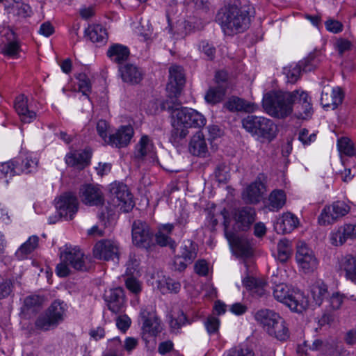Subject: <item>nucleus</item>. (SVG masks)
<instances>
[{"instance_id":"obj_1","label":"nucleus","mask_w":356,"mask_h":356,"mask_svg":"<svg viewBox=\"0 0 356 356\" xmlns=\"http://www.w3.org/2000/svg\"><path fill=\"white\" fill-rule=\"evenodd\" d=\"M293 93L283 91H270L264 95L262 104L265 111L277 119H284L293 112Z\"/></svg>"},{"instance_id":"obj_2","label":"nucleus","mask_w":356,"mask_h":356,"mask_svg":"<svg viewBox=\"0 0 356 356\" xmlns=\"http://www.w3.org/2000/svg\"><path fill=\"white\" fill-rule=\"evenodd\" d=\"M253 8L250 6L229 5L224 14L222 24L231 33H240L245 31L250 24V13Z\"/></svg>"},{"instance_id":"obj_3","label":"nucleus","mask_w":356,"mask_h":356,"mask_svg":"<svg viewBox=\"0 0 356 356\" xmlns=\"http://www.w3.org/2000/svg\"><path fill=\"white\" fill-rule=\"evenodd\" d=\"M243 127L258 140L272 141L276 137V126L266 118L248 115L242 120Z\"/></svg>"},{"instance_id":"obj_4","label":"nucleus","mask_w":356,"mask_h":356,"mask_svg":"<svg viewBox=\"0 0 356 356\" xmlns=\"http://www.w3.org/2000/svg\"><path fill=\"white\" fill-rule=\"evenodd\" d=\"M184 69L179 65H172L169 68V80L166 86L167 99L163 103V108H172L179 104L178 97L185 84Z\"/></svg>"},{"instance_id":"obj_5","label":"nucleus","mask_w":356,"mask_h":356,"mask_svg":"<svg viewBox=\"0 0 356 356\" xmlns=\"http://www.w3.org/2000/svg\"><path fill=\"white\" fill-rule=\"evenodd\" d=\"M273 294L279 302L284 303L291 310L302 313L307 309L309 303L303 296L299 293H294L290 286L284 283H280L273 287Z\"/></svg>"},{"instance_id":"obj_6","label":"nucleus","mask_w":356,"mask_h":356,"mask_svg":"<svg viewBox=\"0 0 356 356\" xmlns=\"http://www.w3.org/2000/svg\"><path fill=\"white\" fill-rule=\"evenodd\" d=\"M111 197L108 202L110 209L108 216L112 215L113 208L119 209L121 212L128 213L132 210L134 204L132 195L127 186L123 184H113L110 188Z\"/></svg>"},{"instance_id":"obj_7","label":"nucleus","mask_w":356,"mask_h":356,"mask_svg":"<svg viewBox=\"0 0 356 356\" xmlns=\"http://www.w3.org/2000/svg\"><path fill=\"white\" fill-rule=\"evenodd\" d=\"M181 102L179 101L178 105L172 108H165L171 112L172 116L177 117L181 123L186 127L202 128L205 126L206 118L195 109L181 106Z\"/></svg>"},{"instance_id":"obj_8","label":"nucleus","mask_w":356,"mask_h":356,"mask_svg":"<svg viewBox=\"0 0 356 356\" xmlns=\"http://www.w3.org/2000/svg\"><path fill=\"white\" fill-rule=\"evenodd\" d=\"M134 245L140 248L148 250L154 245L153 234L149 225L140 220H134L131 228Z\"/></svg>"},{"instance_id":"obj_9","label":"nucleus","mask_w":356,"mask_h":356,"mask_svg":"<svg viewBox=\"0 0 356 356\" xmlns=\"http://www.w3.org/2000/svg\"><path fill=\"white\" fill-rule=\"evenodd\" d=\"M140 316L143 321V339L147 341L148 337H156L162 330L161 321L151 308H142Z\"/></svg>"},{"instance_id":"obj_10","label":"nucleus","mask_w":356,"mask_h":356,"mask_svg":"<svg viewBox=\"0 0 356 356\" xmlns=\"http://www.w3.org/2000/svg\"><path fill=\"white\" fill-rule=\"evenodd\" d=\"M60 261L67 262L70 267L76 270H87L88 266L86 264L87 257L78 247L65 245L64 250L60 249Z\"/></svg>"},{"instance_id":"obj_11","label":"nucleus","mask_w":356,"mask_h":356,"mask_svg":"<svg viewBox=\"0 0 356 356\" xmlns=\"http://www.w3.org/2000/svg\"><path fill=\"white\" fill-rule=\"evenodd\" d=\"M296 259L300 268L305 273L314 272L317 269L318 266V260L315 256L313 250L305 243H298L296 254Z\"/></svg>"},{"instance_id":"obj_12","label":"nucleus","mask_w":356,"mask_h":356,"mask_svg":"<svg viewBox=\"0 0 356 356\" xmlns=\"http://www.w3.org/2000/svg\"><path fill=\"white\" fill-rule=\"evenodd\" d=\"M350 207L343 201H336L330 206H326L318 217V222L322 225L334 223L339 218L346 216Z\"/></svg>"},{"instance_id":"obj_13","label":"nucleus","mask_w":356,"mask_h":356,"mask_svg":"<svg viewBox=\"0 0 356 356\" xmlns=\"http://www.w3.org/2000/svg\"><path fill=\"white\" fill-rule=\"evenodd\" d=\"M56 208L60 218L72 220L79 209L78 200L72 193H65L56 201Z\"/></svg>"},{"instance_id":"obj_14","label":"nucleus","mask_w":356,"mask_h":356,"mask_svg":"<svg viewBox=\"0 0 356 356\" xmlns=\"http://www.w3.org/2000/svg\"><path fill=\"white\" fill-rule=\"evenodd\" d=\"M289 93H293L292 106L296 105L298 111V117L302 119H308L312 117L314 110L309 94L302 90H295Z\"/></svg>"},{"instance_id":"obj_15","label":"nucleus","mask_w":356,"mask_h":356,"mask_svg":"<svg viewBox=\"0 0 356 356\" xmlns=\"http://www.w3.org/2000/svg\"><path fill=\"white\" fill-rule=\"evenodd\" d=\"M225 236L229 245L235 249L239 255L241 257H248L252 254V250L249 241L244 238L239 236L233 231L228 230V222L225 220Z\"/></svg>"},{"instance_id":"obj_16","label":"nucleus","mask_w":356,"mask_h":356,"mask_svg":"<svg viewBox=\"0 0 356 356\" xmlns=\"http://www.w3.org/2000/svg\"><path fill=\"white\" fill-rule=\"evenodd\" d=\"M93 254L98 259L114 260L119 257L118 246L112 241L102 240L95 245Z\"/></svg>"},{"instance_id":"obj_17","label":"nucleus","mask_w":356,"mask_h":356,"mask_svg":"<svg viewBox=\"0 0 356 356\" xmlns=\"http://www.w3.org/2000/svg\"><path fill=\"white\" fill-rule=\"evenodd\" d=\"M79 196L82 202L88 206H102L104 196L102 190L92 184L83 185L80 188Z\"/></svg>"},{"instance_id":"obj_18","label":"nucleus","mask_w":356,"mask_h":356,"mask_svg":"<svg viewBox=\"0 0 356 356\" xmlns=\"http://www.w3.org/2000/svg\"><path fill=\"white\" fill-rule=\"evenodd\" d=\"M104 300L108 309L114 314L124 311L125 307V296L122 288L111 289L105 292Z\"/></svg>"},{"instance_id":"obj_19","label":"nucleus","mask_w":356,"mask_h":356,"mask_svg":"<svg viewBox=\"0 0 356 356\" xmlns=\"http://www.w3.org/2000/svg\"><path fill=\"white\" fill-rule=\"evenodd\" d=\"M235 227L238 231H247L256 220L254 208L244 207L236 209L234 213Z\"/></svg>"},{"instance_id":"obj_20","label":"nucleus","mask_w":356,"mask_h":356,"mask_svg":"<svg viewBox=\"0 0 356 356\" xmlns=\"http://www.w3.org/2000/svg\"><path fill=\"white\" fill-rule=\"evenodd\" d=\"M134 135V129L131 126H122L115 134H110L108 145L117 148L126 147L131 141Z\"/></svg>"},{"instance_id":"obj_21","label":"nucleus","mask_w":356,"mask_h":356,"mask_svg":"<svg viewBox=\"0 0 356 356\" xmlns=\"http://www.w3.org/2000/svg\"><path fill=\"white\" fill-rule=\"evenodd\" d=\"M107 57L118 65L127 61L130 56V50L128 47L119 43H114L109 46L106 51Z\"/></svg>"},{"instance_id":"obj_22","label":"nucleus","mask_w":356,"mask_h":356,"mask_svg":"<svg viewBox=\"0 0 356 356\" xmlns=\"http://www.w3.org/2000/svg\"><path fill=\"white\" fill-rule=\"evenodd\" d=\"M119 72L122 81L131 85L138 84L143 79L142 71L136 65L131 63L120 65Z\"/></svg>"},{"instance_id":"obj_23","label":"nucleus","mask_w":356,"mask_h":356,"mask_svg":"<svg viewBox=\"0 0 356 356\" xmlns=\"http://www.w3.org/2000/svg\"><path fill=\"white\" fill-rule=\"evenodd\" d=\"M264 189V184L258 177L243 193V199L248 203L256 204L259 202Z\"/></svg>"},{"instance_id":"obj_24","label":"nucleus","mask_w":356,"mask_h":356,"mask_svg":"<svg viewBox=\"0 0 356 356\" xmlns=\"http://www.w3.org/2000/svg\"><path fill=\"white\" fill-rule=\"evenodd\" d=\"M343 92L340 88H333L331 92L323 91L321 97V104L325 108H332V110L337 108L343 99Z\"/></svg>"},{"instance_id":"obj_25","label":"nucleus","mask_w":356,"mask_h":356,"mask_svg":"<svg viewBox=\"0 0 356 356\" xmlns=\"http://www.w3.org/2000/svg\"><path fill=\"white\" fill-rule=\"evenodd\" d=\"M298 218L291 213H285L274 225V229L279 234H285L291 232L298 224Z\"/></svg>"},{"instance_id":"obj_26","label":"nucleus","mask_w":356,"mask_h":356,"mask_svg":"<svg viewBox=\"0 0 356 356\" xmlns=\"http://www.w3.org/2000/svg\"><path fill=\"white\" fill-rule=\"evenodd\" d=\"M339 268L348 280L356 283V255L342 257L339 261Z\"/></svg>"},{"instance_id":"obj_27","label":"nucleus","mask_w":356,"mask_h":356,"mask_svg":"<svg viewBox=\"0 0 356 356\" xmlns=\"http://www.w3.org/2000/svg\"><path fill=\"white\" fill-rule=\"evenodd\" d=\"M224 107L231 112L243 111L246 113H252L256 108L254 104L235 96L229 98L225 103Z\"/></svg>"},{"instance_id":"obj_28","label":"nucleus","mask_w":356,"mask_h":356,"mask_svg":"<svg viewBox=\"0 0 356 356\" xmlns=\"http://www.w3.org/2000/svg\"><path fill=\"white\" fill-rule=\"evenodd\" d=\"M15 109L24 123H31L36 118V113L29 109L27 99L24 95H19L16 98Z\"/></svg>"},{"instance_id":"obj_29","label":"nucleus","mask_w":356,"mask_h":356,"mask_svg":"<svg viewBox=\"0 0 356 356\" xmlns=\"http://www.w3.org/2000/svg\"><path fill=\"white\" fill-rule=\"evenodd\" d=\"M91 154L89 151L83 150L68 154L65 162L68 165L83 168L90 161Z\"/></svg>"},{"instance_id":"obj_30","label":"nucleus","mask_w":356,"mask_h":356,"mask_svg":"<svg viewBox=\"0 0 356 356\" xmlns=\"http://www.w3.org/2000/svg\"><path fill=\"white\" fill-rule=\"evenodd\" d=\"M85 36L93 43L105 44L108 35L106 29L99 24L90 25L85 30Z\"/></svg>"},{"instance_id":"obj_31","label":"nucleus","mask_w":356,"mask_h":356,"mask_svg":"<svg viewBox=\"0 0 356 356\" xmlns=\"http://www.w3.org/2000/svg\"><path fill=\"white\" fill-rule=\"evenodd\" d=\"M286 196L281 189L273 190L269 195L266 207L270 211H277L285 204Z\"/></svg>"},{"instance_id":"obj_32","label":"nucleus","mask_w":356,"mask_h":356,"mask_svg":"<svg viewBox=\"0 0 356 356\" xmlns=\"http://www.w3.org/2000/svg\"><path fill=\"white\" fill-rule=\"evenodd\" d=\"M269 335L274 337L279 341H286L289 337V331L285 321L280 316L279 320L267 328Z\"/></svg>"},{"instance_id":"obj_33","label":"nucleus","mask_w":356,"mask_h":356,"mask_svg":"<svg viewBox=\"0 0 356 356\" xmlns=\"http://www.w3.org/2000/svg\"><path fill=\"white\" fill-rule=\"evenodd\" d=\"M189 151L195 155L204 156L207 152V145L201 131H197L191 138L189 143Z\"/></svg>"},{"instance_id":"obj_34","label":"nucleus","mask_w":356,"mask_h":356,"mask_svg":"<svg viewBox=\"0 0 356 356\" xmlns=\"http://www.w3.org/2000/svg\"><path fill=\"white\" fill-rule=\"evenodd\" d=\"M279 316L277 313L268 309H260L254 315L256 321L263 325L266 332L267 328L279 320Z\"/></svg>"},{"instance_id":"obj_35","label":"nucleus","mask_w":356,"mask_h":356,"mask_svg":"<svg viewBox=\"0 0 356 356\" xmlns=\"http://www.w3.org/2000/svg\"><path fill=\"white\" fill-rule=\"evenodd\" d=\"M15 161H18L15 171L19 175L32 172L36 169L38 163L36 158H33L30 155L26 156L21 155L15 158Z\"/></svg>"},{"instance_id":"obj_36","label":"nucleus","mask_w":356,"mask_h":356,"mask_svg":"<svg viewBox=\"0 0 356 356\" xmlns=\"http://www.w3.org/2000/svg\"><path fill=\"white\" fill-rule=\"evenodd\" d=\"M311 295L316 305L321 306L329 296L327 284L321 280L315 282L311 286Z\"/></svg>"},{"instance_id":"obj_37","label":"nucleus","mask_w":356,"mask_h":356,"mask_svg":"<svg viewBox=\"0 0 356 356\" xmlns=\"http://www.w3.org/2000/svg\"><path fill=\"white\" fill-rule=\"evenodd\" d=\"M193 321L194 318H189L182 310H179L171 316L170 327L172 332L179 333L183 326L191 325Z\"/></svg>"},{"instance_id":"obj_38","label":"nucleus","mask_w":356,"mask_h":356,"mask_svg":"<svg viewBox=\"0 0 356 356\" xmlns=\"http://www.w3.org/2000/svg\"><path fill=\"white\" fill-rule=\"evenodd\" d=\"M226 93V86L217 85L209 88L205 94V101L209 104H216L222 101Z\"/></svg>"},{"instance_id":"obj_39","label":"nucleus","mask_w":356,"mask_h":356,"mask_svg":"<svg viewBox=\"0 0 356 356\" xmlns=\"http://www.w3.org/2000/svg\"><path fill=\"white\" fill-rule=\"evenodd\" d=\"M173 121L172 123V130L171 131L170 140L175 143H179L184 139L188 134V127H185L184 123H181L177 117L172 116Z\"/></svg>"},{"instance_id":"obj_40","label":"nucleus","mask_w":356,"mask_h":356,"mask_svg":"<svg viewBox=\"0 0 356 356\" xmlns=\"http://www.w3.org/2000/svg\"><path fill=\"white\" fill-rule=\"evenodd\" d=\"M179 254L188 263H193L197 254V245L191 241H184L180 247Z\"/></svg>"},{"instance_id":"obj_41","label":"nucleus","mask_w":356,"mask_h":356,"mask_svg":"<svg viewBox=\"0 0 356 356\" xmlns=\"http://www.w3.org/2000/svg\"><path fill=\"white\" fill-rule=\"evenodd\" d=\"M38 242V236L35 235L30 236L29 239L25 243H24L16 252L17 257L19 259L25 258L26 255L31 254L37 248Z\"/></svg>"},{"instance_id":"obj_42","label":"nucleus","mask_w":356,"mask_h":356,"mask_svg":"<svg viewBox=\"0 0 356 356\" xmlns=\"http://www.w3.org/2000/svg\"><path fill=\"white\" fill-rule=\"evenodd\" d=\"M58 324L46 312L38 316L35 321V327L37 330L47 331L56 327Z\"/></svg>"},{"instance_id":"obj_43","label":"nucleus","mask_w":356,"mask_h":356,"mask_svg":"<svg viewBox=\"0 0 356 356\" xmlns=\"http://www.w3.org/2000/svg\"><path fill=\"white\" fill-rule=\"evenodd\" d=\"M292 253L291 243L286 238L282 239L277 244V259L282 263L286 262Z\"/></svg>"},{"instance_id":"obj_44","label":"nucleus","mask_w":356,"mask_h":356,"mask_svg":"<svg viewBox=\"0 0 356 356\" xmlns=\"http://www.w3.org/2000/svg\"><path fill=\"white\" fill-rule=\"evenodd\" d=\"M63 302L55 300L51 303L46 312L58 324L63 319L64 307Z\"/></svg>"},{"instance_id":"obj_45","label":"nucleus","mask_w":356,"mask_h":356,"mask_svg":"<svg viewBox=\"0 0 356 356\" xmlns=\"http://www.w3.org/2000/svg\"><path fill=\"white\" fill-rule=\"evenodd\" d=\"M338 150L341 154L348 156H353L355 154V149L353 142L346 137H342L337 141Z\"/></svg>"},{"instance_id":"obj_46","label":"nucleus","mask_w":356,"mask_h":356,"mask_svg":"<svg viewBox=\"0 0 356 356\" xmlns=\"http://www.w3.org/2000/svg\"><path fill=\"white\" fill-rule=\"evenodd\" d=\"M152 144L150 140L147 136H143L138 144L136 145L135 151V156L137 159H143L150 151Z\"/></svg>"},{"instance_id":"obj_47","label":"nucleus","mask_w":356,"mask_h":356,"mask_svg":"<svg viewBox=\"0 0 356 356\" xmlns=\"http://www.w3.org/2000/svg\"><path fill=\"white\" fill-rule=\"evenodd\" d=\"M157 287L163 294L168 292L177 293L180 290L181 284L171 279H165L163 282L158 281Z\"/></svg>"},{"instance_id":"obj_48","label":"nucleus","mask_w":356,"mask_h":356,"mask_svg":"<svg viewBox=\"0 0 356 356\" xmlns=\"http://www.w3.org/2000/svg\"><path fill=\"white\" fill-rule=\"evenodd\" d=\"M14 1L15 3L12 5L11 9L15 15L21 18H26L31 15L32 10L28 4L20 3L19 0H14Z\"/></svg>"},{"instance_id":"obj_49","label":"nucleus","mask_w":356,"mask_h":356,"mask_svg":"<svg viewBox=\"0 0 356 356\" xmlns=\"http://www.w3.org/2000/svg\"><path fill=\"white\" fill-rule=\"evenodd\" d=\"M303 72H307L314 70L319 63V59L315 53L309 54L305 58L299 63Z\"/></svg>"},{"instance_id":"obj_50","label":"nucleus","mask_w":356,"mask_h":356,"mask_svg":"<svg viewBox=\"0 0 356 356\" xmlns=\"http://www.w3.org/2000/svg\"><path fill=\"white\" fill-rule=\"evenodd\" d=\"M156 243L161 247L168 246L173 252L177 246L175 241L169 235L158 230L155 235Z\"/></svg>"},{"instance_id":"obj_51","label":"nucleus","mask_w":356,"mask_h":356,"mask_svg":"<svg viewBox=\"0 0 356 356\" xmlns=\"http://www.w3.org/2000/svg\"><path fill=\"white\" fill-rule=\"evenodd\" d=\"M20 47L17 39L9 41L1 48V53L9 57H15L19 52Z\"/></svg>"},{"instance_id":"obj_52","label":"nucleus","mask_w":356,"mask_h":356,"mask_svg":"<svg viewBox=\"0 0 356 356\" xmlns=\"http://www.w3.org/2000/svg\"><path fill=\"white\" fill-rule=\"evenodd\" d=\"M79 91L83 95L88 97L91 92V82L89 77L84 73H80L76 76Z\"/></svg>"},{"instance_id":"obj_53","label":"nucleus","mask_w":356,"mask_h":356,"mask_svg":"<svg viewBox=\"0 0 356 356\" xmlns=\"http://www.w3.org/2000/svg\"><path fill=\"white\" fill-rule=\"evenodd\" d=\"M302 70L299 63H297L295 65L284 67V73L286 74L289 82L295 83L300 78Z\"/></svg>"},{"instance_id":"obj_54","label":"nucleus","mask_w":356,"mask_h":356,"mask_svg":"<svg viewBox=\"0 0 356 356\" xmlns=\"http://www.w3.org/2000/svg\"><path fill=\"white\" fill-rule=\"evenodd\" d=\"M17 161H15V158L8 162L2 163L0 165V171L5 176H14L18 175L15 170H17Z\"/></svg>"},{"instance_id":"obj_55","label":"nucleus","mask_w":356,"mask_h":356,"mask_svg":"<svg viewBox=\"0 0 356 356\" xmlns=\"http://www.w3.org/2000/svg\"><path fill=\"white\" fill-rule=\"evenodd\" d=\"M204 325L209 334H216L218 332L220 320L216 316H210L207 318Z\"/></svg>"},{"instance_id":"obj_56","label":"nucleus","mask_w":356,"mask_h":356,"mask_svg":"<svg viewBox=\"0 0 356 356\" xmlns=\"http://www.w3.org/2000/svg\"><path fill=\"white\" fill-rule=\"evenodd\" d=\"M330 243L335 246L341 245L346 242L347 240L343 234L341 227L330 234Z\"/></svg>"},{"instance_id":"obj_57","label":"nucleus","mask_w":356,"mask_h":356,"mask_svg":"<svg viewBox=\"0 0 356 356\" xmlns=\"http://www.w3.org/2000/svg\"><path fill=\"white\" fill-rule=\"evenodd\" d=\"M327 31L333 33H339L343 31V25L341 22L332 18L327 19L325 22Z\"/></svg>"},{"instance_id":"obj_58","label":"nucleus","mask_w":356,"mask_h":356,"mask_svg":"<svg viewBox=\"0 0 356 356\" xmlns=\"http://www.w3.org/2000/svg\"><path fill=\"white\" fill-rule=\"evenodd\" d=\"M0 35L4 38L2 40L3 44L17 39L15 33L10 26H0Z\"/></svg>"},{"instance_id":"obj_59","label":"nucleus","mask_w":356,"mask_h":356,"mask_svg":"<svg viewBox=\"0 0 356 356\" xmlns=\"http://www.w3.org/2000/svg\"><path fill=\"white\" fill-rule=\"evenodd\" d=\"M109 126L106 120H100L97 123V131L99 136L103 139V140L108 145V129Z\"/></svg>"},{"instance_id":"obj_60","label":"nucleus","mask_w":356,"mask_h":356,"mask_svg":"<svg viewBox=\"0 0 356 356\" xmlns=\"http://www.w3.org/2000/svg\"><path fill=\"white\" fill-rule=\"evenodd\" d=\"M215 177L219 183H225L227 179L226 165L223 163L216 165L215 169Z\"/></svg>"},{"instance_id":"obj_61","label":"nucleus","mask_w":356,"mask_h":356,"mask_svg":"<svg viewBox=\"0 0 356 356\" xmlns=\"http://www.w3.org/2000/svg\"><path fill=\"white\" fill-rule=\"evenodd\" d=\"M131 318L127 315H120L116 318V325L122 332H125L130 327Z\"/></svg>"},{"instance_id":"obj_62","label":"nucleus","mask_w":356,"mask_h":356,"mask_svg":"<svg viewBox=\"0 0 356 356\" xmlns=\"http://www.w3.org/2000/svg\"><path fill=\"white\" fill-rule=\"evenodd\" d=\"M194 270L200 276H207L209 273L208 263L204 259L197 261L194 265Z\"/></svg>"},{"instance_id":"obj_63","label":"nucleus","mask_w":356,"mask_h":356,"mask_svg":"<svg viewBox=\"0 0 356 356\" xmlns=\"http://www.w3.org/2000/svg\"><path fill=\"white\" fill-rule=\"evenodd\" d=\"M125 284L127 288L134 293L138 294L141 291L140 282L133 277L127 278Z\"/></svg>"},{"instance_id":"obj_64","label":"nucleus","mask_w":356,"mask_h":356,"mask_svg":"<svg viewBox=\"0 0 356 356\" xmlns=\"http://www.w3.org/2000/svg\"><path fill=\"white\" fill-rule=\"evenodd\" d=\"M227 356H255L254 353L249 348H234L231 349Z\"/></svg>"}]
</instances>
